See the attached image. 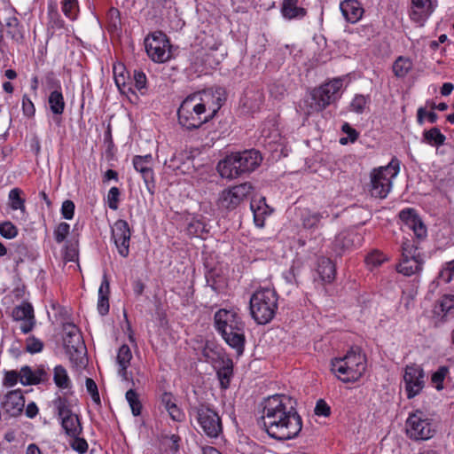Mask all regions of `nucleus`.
<instances>
[{"mask_svg":"<svg viewBox=\"0 0 454 454\" xmlns=\"http://www.w3.org/2000/svg\"><path fill=\"white\" fill-rule=\"evenodd\" d=\"M262 421L268 435L278 441L295 438L302 428L293 399L286 395H274L264 400Z\"/></svg>","mask_w":454,"mask_h":454,"instance_id":"f257e3e1","label":"nucleus"},{"mask_svg":"<svg viewBox=\"0 0 454 454\" xmlns=\"http://www.w3.org/2000/svg\"><path fill=\"white\" fill-rule=\"evenodd\" d=\"M221 98L211 92H196L187 96L177 110L179 124L186 129H199L213 119L221 108Z\"/></svg>","mask_w":454,"mask_h":454,"instance_id":"f03ea898","label":"nucleus"},{"mask_svg":"<svg viewBox=\"0 0 454 454\" xmlns=\"http://www.w3.org/2000/svg\"><path fill=\"white\" fill-rule=\"evenodd\" d=\"M215 326L225 342L241 356L245 349L246 325L234 310L219 309L214 317Z\"/></svg>","mask_w":454,"mask_h":454,"instance_id":"7ed1b4c3","label":"nucleus"},{"mask_svg":"<svg viewBox=\"0 0 454 454\" xmlns=\"http://www.w3.org/2000/svg\"><path fill=\"white\" fill-rule=\"evenodd\" d=\"M331 370L343 382L358 380L366 369L365 356L358 347L352 348L343 357L332 360Z\"/></svg>","mask_w":454,"mask_h":454,"instance_id":"20e7f679","label":"nucleus"},{"mask_svg":"<svg viewBox=\"0 0 454 454\" xmlns=\"http://www.w3.org/2000/svg\"><path fill=\"white\" fill-rule=\"evenodd\" d=\"M250 313L257 324L264 325L272 320L278 309V295L273 289L262 288L250 298Z\"/></svg>","mask_w":454,"mask_h":454,"instance_id":"39448f33","label":"nucleus"},{"mask_svg":"<svg viewBox=\"0 0 454 454\" xmlns=\"http://www.w3.org/2000/svg\"><path fill=\"white\" fill-rule=\"evenodd\" d=\"M400 161L396 158L384 167L374 168L371 174L370 194L378 199H385L392 188V181L398 175Z\"/></svg>","mask_w":454,"mask_h":454,"instance_id":"423d86ee","label":"nucleus"},{"mask_svg":"<svg viewBox=\"0 0 454 454\" xmlns=\"http://www.w3.org/2000/svg\"><path fill=\"white\" fill-rule=\"evenodd\" d=\"M343 85L341 79H333L312 90L309 99L306 101V114L319 113L340 98V90Z\"/></svg>","mask_w":454,"mask_h":454,"instance_id":"0eeeda50","label":"nucleus"},{"mask_svg":"<svg viewBox=\"0 0 454 454\" xmlns=\"http://www.w3.org/2000/svg\"><path fill=\"white\" fill-rule=\"evenodd\" d=\"M65 337L64 348L69 359L77 367L85 366V346L79 328L73 323H67L63 326Z\"/></svg>","mask_w":454,"mask_h":454,"instance_id":"6e6552de","label":"nucleus"},{"mask_svg":"<svg viewBox=\"0 0 454 454\" xmlns=\"http://www.w3.org/2000/svg\"><path fill=\"white\" fill-rule=\"evenodd\" d=\"M254 187L249 182L233 185L223 190L217 199L218 209L230 212L236 209L253 193Z\"/></svg>","mask_w":454,"mask_h":454,"instance_id":"1a4fd4ad","label":"nucleus"},{"mask_svg":"<svg viewBox=\"0 0 454 454\" xmlns=\"http://www.w3.org/2000/svg\"><path fill=\"white\" fill-rule=\"evenodd\" d=\"M424 260L418 252V247L409 239L402 244V259L396 267L399 273L411 276L422 270Z\"/></svg>","mask_w":454,"mask_h":454,"instance_id":"9d476101","label":"nucleus"},{"mask_svg":"<svg viewBox=\"0 0 454 454\" xmlns=\"http://www.w3.org/2000/svg\"><path fill=\"white\" fill-rule=\"evenodd\" d=\"M406 432L411 439L427 440L433 437L434 428L432 420L423 411L416 410L406 420Z\"/></svg>","mask_w":454,"mask_h":454,"instance_id":"9b49d317","label":"nucleus"},{"mask_svg":"<svg viewBox=\"0 0 454 454\" xmlns=\"http://www.w3.org/2000/svg\"><path fill=\"white\" fill-rule=\"evenodd\" d=\"M145 48L148 57L154 62L162 63L170 57L169 42L161 31H156L145 39Z\"/></svg>","mask_w":454,"mask_h":454,"instance_id":"f8f14e48","label":"nucleus"},{"mask_svg":"<svg viewBox=\"0 0 454 454\" xmlns=\"http://www.w3.org/2000/svg\"><path fill=\"white\" fill-rule=\"evenodd\" d=\"M53 404L66 434L69 436L80 435L82 428L78 416L72 412L68 401L59 396L53 401Z\"/></svg>","mask_w":454,"mask_h":454,"instance_id":"ddd939ff","label":"nucleus"},{"mask_svg":"<svg viewBox=\"0 0 454 454\" xmlns=\"http://www.w3.org/2000/svg\"><path fill=\"white\" fill-rule=\"evenodd\" d=\"M196 416L203 432L211 438H216L223 431L222 420L218 413L207 405L196 408Z\"/></svg>","mask_w":454,"mask_h":454,"instance_id":"4468645a","label":"nucleus"},{"mask_svg":"<svg viewBox=\"0 0 454 454\" xmlns=\"http://www.w3.org/2000/svg\"><path fill=\"white\" fill-rule=\"evenodd\" d=\"M425 372L420 365H406L403 373L404 388L408 399L418 395L425 387Z\"/></svg>","mask_w":454,"mask_h":454,"instance_id":"2eb2a0df","label":"nucleus"},{"mask_svg":"<svg viewBox=\"0 0 454 454\" xmlns=\"http://www.w3.org/2000/svg\"><path fill=\"white\" fill-rule=\"evenodd\" d=\"M130 229L127 221L119 219L114 223L112 229V237L118 249V253L122 257H127L129 254Z\"/></svg>","mask_w":454,"mask_h":454,"instance_id":"dca6fc26","label":"nucleus"},{"mask_svg":"<svg viewBox=\"0 0 454 454\" xmlns=\"http://www.w3.org/2000/svg\"><path fill=\"white\" fill-rule=\"evenodd\" d=\"M12 317L15 321H22L20 330L23 333H30L35 325L33 306L27 301L21 302L13 308Z\"/></svg>","mask_w":454,"mask_h":454,"instance_id":"f3484780","label":"nucleus"},{"mask_svg":"<svg viewBox=\"0 0 454 454\" xmlns=\"http://www.w3.org/2000/svg\"><path fill=\"white\" fill-rule=\"evenodd\" d=\"M434 8L431 0H411L409 11L410 19L422 27L434 12Z\"/></svg>","mask_w":454,"mask_h":454,"instance_id":"a211bd4d","label":"nucleus"},{"mask_svg":"<svg viewBox=\"0 0 454 454\" xmlns=\"http://www.w3.org/2000/svg\"><path fill=\"white\" fill-rule=\"evenodd\" d=\"M234 154L237 156L238 168L241 176L253 172L262 160L259 151L254 149L234 153Z\"/></svg>","mask_w":454,"mask_h":454,"instance_id":"6ab92c4d","label":"nucleus"},{"mask_svg":"<svg viewBox=\"0 0 454 454\" xmlns=\"http://www.w3.org/2000/svg\"><path fill=\"white\" fill-rule=\"evenodd\" d=\"M399 217L404 226L411 230L414 235L422 239L427 236V228L413 208H405L399 213Z\"/></svg>","mask_w":454,"mask_h":454,"instance_id":"aec40b11","label":"nucleus"},{"mask_svg":"<svg viewBox=\"0 0 454 454\" xmlns=\"http://www.w3.org/2000/svg\"><path fill=\"white\" fill-rule=\"evenodd\" d=\"M433 314L440 322L454 318V294H443L435 302Z\"/></svg>","mask_w":454,"mask_h":454,"instance_id":"412c9836","label":"nucleus"},{"mask_svg":"<svg viewBox=\"0 0 454 454\" xmlns=\"http://www.w3.org/2000/svg\"><path fill=\"white\" fill-rule=\"evenodd\" d=\"M25 406V399L21 390L10 391L2 403L4 411L12 417L20 415Z\"/></svg>","mask_w":454,"mask_h":454,"instance_id":"4be33fe9","label":"nucleus"},{"mask_svg":"<svg viewBox=\"0 0 454 454\" xmlns=\"http://www.w3.org/2000/svg\"><path fill=\"white\" fill-rule=\"evenodd\" d=\"M153 157L151 154L144 156L136 155L133 157L132 162L134 168L139 172L147 186L154 184V173L152 168Z\"/></svg>","mask_w":454,"mask_h":454,"instance_id":"5701e85b","label":"nucleus"},{"mask_svg":"<svg viewBox=\"0 0 454 454\" xmlns=\"http://www.w3.org/2000/svg\"><path fill=\"white\" fill-rule=\"evenodd\" d=\"M236 158L237 156L232 153L218 162L216 169L223 178L231 180L241 176Z\"/></svg>","mask_w":454,"mask_h":454,"instance_id":"b1692460","label":"nucleus"},{"mask_svg":"<svg viewBox=\"0 0 454 454\" xmlns=\"http://www.w3.org/2000/svg\"><path fill=\"white\" fill-rule=\"evenodd\" d=\"M298 2L299 0H283L280 12L286 20H301L306 16L307 10L298 6Z\"/></svg>","mask_w":454,"mask_h":454,"instance_id":"393cba45","label":"nucleus"},{"mask_svg":"<svg viewBox=\"0 0 454 454\" xmlns=\"http://www.w3.org/2000/svg\"><path fill=\"white\" fill-rule=\"evenodd\" d=\"M340 10L347 21L350 23L357 22L364 13V9L356 0L343 1L340 4Z\"/></svg>","mask_w":454,"mask_h":454,"instance_id":"a878e982","label":"nucleus"},{"mask_svg":"<svg viewBox=\"0 0 454 454\" xmlns=\"http://www.w3.org/2000/svg\"><path fill=\"white\" fill-rule=\"evenodd\" d=\"M317 272L324 283H331L335 278V264L327 257H320L317 260Z\"/></svg>","mask_w":454,"mask_h":454,"instance_id":"bb28decb","label":"nucleus"},{"mask_svg":"<svg viewBox=\"0 0 454 454\" xmlns=\"http://www.w3.org/2000/svg\"><path fill=\"white\" fill-rule=\"evenodd\" d=\"M220 386L223 389H227L230 386L231 379L233 374V363L230 358H223L216 372Z\"/></svg>","mask_w":454,"mask_h":454,"instance_id":"cd10ccee","label":"nucleus"},{"mask_svg":"<svg viewBox=\"0 0 454 454\" xmlns=\"http://www.w3.org/2000/svg\"><path fill=\"white\" fill-rule=\"evenodd\" d=\"M109 292L110 284L106 274L103 276L102 283L98 289V310L100 315L105 316L109 312Z\"/></svg>","mask_w":454,"mask_h":454,"instance_id":"c85d7f7f","label":"nucleus"},{"mask_svg":"<svg viewBox=\"0 0 454 454\" xmlns=\"http://www.w3.org/2000/svg\"><path fill=\"white\" fill-rule=\"evenodd\" d=\"M132 359V353L130 348L127 344H123L119 348L116 362L120 367L119 375L127 380V369L130 364V360Z\"/></svg>","mask_w":454,"mask_h":454,"instance_id":"c756f323","label":"nucleus"},{"mask_svg":"<svg viewBox=\"0 0 454 454\" xmlns=\"http://www.w3.org/2000/svg\"><path fill=\"white\" fill-rule=\"evenodd\" d=\"M446 137L436 127L423 132L422 142L439 147L444 144Z\"/></svg>","mask_w":454,"mask_h":454,"instance_id":"7c9ffc66","label":"nucleus"},{"mask_svg":"<svg viewBox=\"0 0 454 454\" xmlns=\"http://www.w3.org/2000/svg\"><path fill=\"white\" fill-rule=\"evenodd\" d=\"M49 106L51 111L57 115L63 114L65 109V100L62 92L55 90L49 96Z\"/></svg>","mask_w":454,"mask_h":454,"instance_id":"2f4dec72","label":"nucleus"},{"mask_svg":"<svg viewBox=\"0 0 454 454\" xmlns=\"http://www.w3.org/2000/svg\"><path fill=\"white\" fill-rule=\"evenodd\" d=\"M49 27L53 29H60L65 26L64 20L61 19L58 11V4L51 1L48 4Z\"/></svg>","mask_w":454,"mask_h":454,"instance_id":"473e14b6","label":"nucleus"},{"mask_svg":"<svg viewBox=\"0 0 454 454\" xmlns=\"http://www.w3.org/2000/svg\"><path fill=\"white\" fill-rule=\"evenodd\" d=\"M412 68V62L409 58L398 57L393 64V72L396 77H404Z\"/></svg>","mask_w":454,"mask_h":454,"instance_id":"72a5a7b5","label":"nucleus"},{"mask_svg":"<svg viewBox=\"0 0 454 454\" xmlns=\"http://www.w3.org/2000/svg\"><path fill=\"white\" fill-rule=\"evenodd\" d=\"M6 32L12 40L19 42L22 40L23 35L20 27L19 20L15 17H10L6 20Z\"/></svg>","mask_w":454,"mask_h":454,"instance_id":"f704fd0d","label":"nucleus"},{"mask_svg":"<svg viewBox=\"0 0 454 454\" xmlns=\"http://www.w3.org/2000/svg\"><path fill=\"white\" fill-rule=\"evenodd\" d=\"M53 380L59 388H67L70 387V380L67 370L62 365H57L54 368Z\"/></svg>","mask_w":454,"mask_h":454,"instance_id":"c9c22d12","label":"nucleus"},{"mask_svg":"<svg viewBox=\"0 0 454 454\" xmlns=\"http://www.w3.org/2000/svg\"><path fill=\"white\" fill-rule=\"evenodd\" d=\"M125 397L129 404L132 414L134 416L140 415L142 411V403L139 400L138 394L134 389H129L126 392Z\"/></svg>","mask_w":454,"mask_h":454,"instance_id":"e433bc0d","label":"nucleus"},{"mask_svg":"<svg viewBox=\"0 0 454 454\" xmlns=\"http://www.w3.org/2000/svg\"><path fill=\"white\" fill-rule=\"evenodd\" d=\"M61 9L65 16L71 20H74L78 16L79 5L77 0H63Z\"/></svg>","mask_w":454,"mask_h":454,"instance_id":"4c0bfd02","label":"nucleus"},{"mask_svg":"<svg viewBox=\"0 0 454 454\" xmlns=\"http://www.w3.org/2000/svg\"><path fill=\"white\" fill-rule=\"evenodd\" d=\"M328 217L329 215L327 212L325 213H311L308 212L307 214L302 215V224L307 229L316 228L317 227L321 218Z\"/></svg>","mask_w":454,"mask_h":454,"instance_id":"58836bf2","label":"nucleus"},{"mask_svg":"<svg viewBox=\"0 0 454 454\" xmlns=\"http://www.w3.org/2000/svg\"><path fill=\"white\" fill-rule=\"evenodd\" d=\"M370 102L369 96H364L362 94H357L354 97L350 103V111L355 112L356 114H363L366 106Z\"/></svg>","mask_w":454,"mask_h":454,"instance_id":"ea45409f","label":"nucleus"},{"mask_svg":"<svg viewBox=\"0 0 454 454\" xmlns=\"http://www.w3.org/2000/svg\"><path fill=\"white\" fill-rule=\"evenodd\" d=\"M449 373V368L445 365L440 366L436 372L432 374L431 381L434 387L440 391L443 389V381Z\"/></svg>","mask_w":454,"mask_h":454,"instance_id":"a19ab883","label":"nucleus"},{"mask_svg":"<svg viewBox=\"0 0 454 454\" xmlns=\"http://www.w3.org/2000/svg\"><path fill=\"white\" fill-rule=\"evenodd\" d=\"M187 231L192 236L202 237L207 232V224L201 220L193 219L189 223Z\"/></svg>","mask_w":454,"mask_h":454,"instance_id":"79ce46f5","label":"nucleus"},{"mask_svg":"<svg viewBox=\"0 0 454 454\" xmlns=\"http://www.w3.org/2000/svg\"><path fill=\"white\" fill-rule=\"evenodd\" d=\"M22 191L19 188H13L9 192V200L11 201V207L13 210L25 209V200L20 197Z\"/></svg>","mask_w":454,"mask_h":454,"instance_id":"37998d69","label":"nucleus"},{"mask_svg":"<svg viewBox=\"0 0 454 454\" xmlns=\"http://www.w3.org/2000/svg\"><path fill=\"white\" fill-rule=\"evenodd\" d=\"M19 377L20 383L24 386L38 384V380H35L34 372L27 365H25L20 369Z\"/></svg>","mask_w":454,"mask_h":454,"instance_id":"c03bdc74","label":"nucleus"},{"mask_svg":"<svg viewBox=\"0 0 454 454\" xmlns=\"http://www.w3.org/2000/svg\"><path fill=\"white\" fill-rule=\"evenodd\" d=\"M121 192L118 187H112L107 193L106 202L112 210H117L119 207Z\"/></svg>","mask_w":454,"mask_h":454,"instance_id":"a18cd8bd","label":"nucleus"},{"mask_svg":"<svg viewBox=\"0 0 454 454\" xmlns=\"http://www.w3.org/2000/svg\"><path fill=\"white\" fill-rule=\"evenodd\" d=\"M348 234L341 233L338 235L334 240L335 251L338 254H341V251L348 249L351 245V239Z\"/></svg>","mask_w":454,"mask_h":454,"instance_id":"49530a36","label":"nucleus"},{"mask_svg":"<svg viewBox=\"0 0 454 454\" xmlns=\"http://www.w3.org/2000/svg\"><path fill=\"white\" fill-rule=\"evenodd\" d=\"M70 225L67 223H60L54 230V239L59 244L62 243L69 234Z\"/></svg>","mask_w":454,"mask_h":454,"instance_id":"de8ad7c7","label":"nucleus"},{"mask_svg":"<svg viewBox=\"0 0 454 454\" xmlns=\"http://www.w3.org/2000/svg\"><path fill=\"white\" fill-rule=\"evenodd\" d=\"M43 348V343L35 336H30L26 340V351L30 354L41 352Z\"/></svg>","mask_w":454,"mask_h":454,"instance_id":"09e8293b","label":"nucleus"},{"mask_svg":"<svg viewBox=\"0 0 454 454\" xmlns=\"http://www.w3.org/2000/svg\"><path fill=\"white\" fill-rule=\"evenodd\" d=\"M0 234L5 239H13L18 234V229L11 222H4L0 224Z\"/></svg>","mask_w":454,"mask_h":454,"instance_id":"8fccbe9b","label":"nucleus"},{"mask_svg":"<svg viewBox=\"0 0 454 454\" xmlns=\"http://www.w3.org/2000/svg\"><path fill=\"white\" fill-rule=\"evenodd\" d=\"M85 384H86V389H87L88 393L91 395L93 402L95 403H97L98 405H100V403H101L100 396H99L98 386L95 383V381L90 378H87Z\"/></svg>","mask_w":454,"mask_h":454,"instance_id":"3c124183","label":"nucleus"},{"mask_svg":"<svg viewBox=\"0 0 454 454\" xmlns=\"http://www.w3.org/2000/svg\"><path fill=\"white\" fill-rule=\"evenodd\" d=\"M426 117L430 123H434L437 121L438 115L434 112H427L425 108L419 107L417 113L418 123L422 125Z\"/></svg>","mask_w":454,"mask_h":454,"instance_id":"603ef678","label":"nucleus"},{"mask_svg":"<svg viewBox=\"0 0 454 454\" xmlns=\"http://www.w3.org/2000/svg\"><path fill=\"white\" fill-rule=\"evenodd\" d=\"M73 440L70 442L73 450L80 454H84L88 450V443L84 438L77 436H71Z\"/></svg>","mask_w":454,"mask_h":454,"instance_id":"864d4df0","label":"nucleus"},{"mask_svg":"<svg viewBox=\"0 0 454 454\" xmlns=\"http://www.w3.org/2000/svg\"><path fill=\"white\" fill-rule=\"evenodd\" d=\"M454 275V261L448 262L440 271L439 278L445 283H450Z\"/></svg>","mask_w":454,"mask_h":454,"instance_id":"5fc2aeb1","label":"nucleus"},{"mask_svg":"<svg viewBox=\"0 0 454 454\" xmlns=\"http://www.w3.org/2000/svg\"><path fill=\"white\" fill-rule=\"evenodd\" d=\"M74 208H75V206L72 200H65L62 203V207H61V214H62L63 217L67 220L72 219L74 217Z\"/></svg>","mask_w":454,"mask_h":454,"instance_id":"6e6d98bb","label":"nucleus"},{"mask_svg":"<svg viewBox=\"0 0 454 454\" xmlns=\"http://www.w3.org/2000/svg\"><path fill=\"white\" fill-rule=\"evenodd\" d=\"M22 110L23 114L27 117L35 115V106L27 95H24L22 98Z\"/></svg>","mask_w":454,"mask_h":454,"instance_id":"4d7b16f0","label":"nucleus"},{"mask_svg":"<svg viewBox=\"0 0 454 454\" xmlns=\"http://www.w3.org/2000/svg\"><path fill=\"white\" fill-rule=\"evenodd\" d=\"M330 413V406L323 399H319L316 403L315 414L317 416L328 417Z\"/></svg>","mask_w":454,"mask_h":454,"instance_id":"13d9d810","label":"nucleus"},{"mask_svg":"<svg viewBox=\"0 0 454 454\" xmlns=\"http://www.w3.org/2000/svg\"><path fill=\"white\" fill-rule=\"evenodd\" d=\"M251 210L254 212V220L258 227H263L264 226V217L263 214L265 211H262L261 207H258L257 208L254 207V202H251L250 205Z\"/></svg>","mask_w":454,"mask_h":454,"instance_id":"bf43d9fd","label":"nucleus"},{"mask_svg":"<svg viewBox=\"0 0 454 454\" xmlns=\"http://www.w3.org/2000/svg\"><path fill=\"white\" fill-rule=\"evenodd\" d=\"M20 380L19 372L16 371L7 372L4 375V385L5 387H13Z\"/></svg>","mask_w":454,"mask_h":454,"instance_id":"052dcab7","label":"nucleus"},{"mask_svg":"<svg viewBox=\"0 0 454 454\" xmlns=\"http://www.w3.org/2000/svg\"><path fill=\"white\" fill-rule=\"evenodd\" d=\"M134 82H135V87L138 90H142L145 89L146 76L143 72H141V71L134 72Z\"/></svg>","mask_w":454,"mask_h":454,"instance_id":"680f3d73","label":"nucleus"},{"mask_svg":"<svg viewBox=\"0 0 454 454\" xmlns=\"http://www.w3.org/2000/svg\"><path fill=\"white\" fill-rule=\"evenodd\" d=\"M216 274L214 271H209L206 275L207 285L210 286L215 292H218L221 288L217 279L215 278Z\"/></svg>","mask_w":454,"mask_h":454,"instance_id":"e2e57ef3","label":"nucleus"},{"mask_svg":"<svg viewBox=\"0 0 454 454\" xmlns=\"http://www.w3.org/2000/svg\"><path fill=\"white\" fill-rule=\"evenodd\" d=\"M169 416L171 417V419L175 421H180L183 418V413L182 411H180V409L176 406V403L174 404H171L168 409H167Z\"/></svg>","mask_w":454,"mask_h":454,"instance_id":"0e129e2a","label":"nucleus"},{"mask_svg":"<svg viewBox=\"0 0 454 454\" xmlns=\"http://www.w3.org/2000/svg\"><path fill=\"white\" fill-rule=\"evenodd\" d=\"M110 25L114 28H117L121 24L120 12L117 9H111L109 11Z\"/></svg>","mask_w":454,"mask_h":454,"instance_id":"69168bd1","label":"nucleus"},{"mask_svg":"<svg viewBox=\"0 0 454 454\" xmlns=\"http://www.w3.org/2000/svg\"><path fill=\"white\" fill-rule=\"evenodd\" d=\"M342 131L348 134V138L351 142H355L358 137V132L353 129L348 123L342 125Z\"/></svg>","mask_w":454,"mask_h":454,"instance_id":"338daca9","label":"nucleus"},{"mask_svg":"<svg viewBox=\"0 0 454 454\" xmlns=\"http://www.w3.org/2000/svg\"><path fill=\"white\" fill-rule=\"evenodd\" d=\"M366 262L374 266L380 265L383 262L382 254L379 253H372L366 257Z\"/></svg>","mask_w":454,"mask_h":454,"instance_id":"774afa93","label":"nucleus"}]
</instances>
